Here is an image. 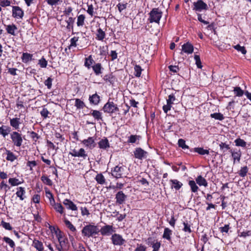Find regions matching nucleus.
Segmentation results:
<instances>
[{"label": "nucleus", "instance_id": "f257e3e1", "mask_svg": "<svg viewBox=\"0 0 251 251\" xmlns=\"http://www.w3.org/2000/svg\"><path fill=\"white\" fill-rule=\"evenodd\" d=\"M100 232L98 227L94 225L89 224L84 226L81 231L83 236L88 238L94 237Z\"/></svg>", "mask_w": 251, "mask_h": 251}, {"label": "nucleus", "instance_id": "f03ea898", "mask_svg": "<svg viewBox=\"0 0 251 251\" xmlns=\"http://www.w3.org/2000/svg\"><path fill=\"white\" fill-rule=\"evenodd\" d=\"M162 12L158 8H153L149 13L148 21L150 23L159 24L162 16Z\"/></svg>", "mask_w": 251, "mask_h": 251}, {"label": "nucleus", "instance_id": "7ed1b4c3", "mask_svg": "<svg viewBox=\"0 0 251 251\" xmlns=\"http://www.w3.org/2000/svg\"><path fill=\"white\" fill-rule=\"evenodd\" d=\"M69 154L73 157L80 158V160H84L88 159L89 160L88 155L83 148H80L78 150L75 149L71 150Z\"/></svg>", "mask_w": 251, "mask_h": 251}, {"label": "nucleus", "instance_id": "20e7f679", "mask_svg": "<svg viewBox=\"0 0 251 251\" xmlns=\"http://www.w3.org/2000/svg\"><path fill=\"white\" fill-rule=\"evenodd\" d=\"M10 138L14 146L20 147L23 143L22 134L17 131L10 133Z\"/></svg>", "mask_w": 251, "mask_h": 251}, {"label": "nucleus", "instance_id": "39448f33", "mask_svg": "<svg viewBox=\"0 0 251 251\" xmlns=\"http://www.w3.org/2000/svg\"><path fill=\"white\" fill-rule=\"evenodd\" d=\"M102 110L104 112L110 114L116 113L119 110L117 105L112 101H110L109 100L104 105Z\"/></svg>", "mask_w": 251, "mask_h": 251}, {"label": "nucleus", "instance_id": "423d86ee", "mask_svg": "<svg viewBox=\"0 0 251 251\" xmlns=\"http://www.w3.org/2000/svg\"><path fill=\"white\" fill-rule=\"evenodd\" d=\"M134 157L138 160H143L146 159L149 153L140 147L136 148L133 151Z\"/></svg>", "mask_w": 251, "mask_h": 251}, {"label": "nucleus", "instance_id": "0eeeda50", "mask_svg": "<svg viewBox=\"0 0 251 251\" xmlns=\"http://www.w3.org/2000/svg\"><path fill=\"white\" fill-rule=\"evenodd\" d=\"M115 231V228L113 226L108 225L102 226L100 230V232L102 236H110Z\"/></svg>", "mask_w": 251, "mask_h": 251}, {"label": "nucleus", "instance_id": "6e6552de", "mask_svg": "<svg viewBox=\"0 0 251 251\" xmlns=\"http://www.w3.org/2000/svg\"><path fill=\"white\" fill-rule=\"evenodd\" d=\"M12 16L15 19H22L24 16V10L19 6H12Z\"/></svg>", "mask_w": 251, "mask_h": 251}, {"label": "nucleus", "instance_id": "1a4fd4ad", "mask_svg": "<svg viewBox=\"0 0 251 251\" xmlns=\"http://www.w3.org/2000/svg\"><path fill=\"white\" fill-rule=\"evenodd\" d=\"M126 167L122 166H116L112 170V176L116 178H119L123 176Z\"/></svg>", "mask_w": 251, "mask_h": 251}, {"label": "nucleus", "instance_id": "9d476101", "mask_svg": "<svg viewBox=\"0 0 251 251\" xmlns=\"http://www.w3.org/2000/svg\"><path fill=\"white\" fill-rule=\"evenodd\" d=\"M193 5V9L196 11L201 12L202 10H207L208 9L207 4L202 0H198L197 1L194 2Z\"/></svg>", "mask_w": 251, "mask_h": 251}, {"label": "nucleus", "instance_id": "9b49d317", "mask_svg": "<svg viewBox=\"0 0 251 251\" xmlns=\"http://www.w3.org/2000/svg\"><path fill=\"white\" fill-rule=\"evenodd\" d=\"M111 239L113 245L116 246L123 245L126 242L122 235L117 233L113 234Z\"/></svg>", "mask_w": 251, "mask_h": 251}, {"label": "nucleus", "instance_id": "f8f14e48", "mask_svg": "<svg viewBox=\"0 0 251 251\" xmlns=\"http://www.w3.org/2000/svg\"><path fill=\"white\" fill-rule=\"evenodd\" d=\"M81 143L85 147L90 149H93L96 147L95 138L93 137H89L86 139H84Z\"/></svg>", "mask_w": 251, "mask_h": 251}, {"label": "nucleus", "instance_id": "ddd939ff", "mask_svg": "<svg viewBox=\"0 0 251 251\" xmlns=\"http://www.w3.org/2000/svg\"><path fill=\"white\" fill-rule=\"evenodd\" d=\"M127 198V196L123 193V191H119L115 196L116 202L117 204H123Z\"/></svg>", "mask_w": 251, "mask_h": 251}, {"label": "nucleus", "instance_id": "4468645a", "mask_svg": "<svg viewBox=\"0 0 251 251\" xmlns=\"http://www.w3.org/2000/svg\"><path fill=\"white\" fill-rule=\"evenodd\" d=\"M230 152L231 154V156L233 158V164H235L236 162L239 163L242 155L241 151H235L231 150L230 151Z\"/></svg>", "mask_w": 251, "mask_h": 251}, {"label": "nucleus", "instance_id": "2eb2a0df", "mask_svg": "<svg viewBox=\"0 0 251 251\" xmlns=\"http://www.w3.org/2000/svg\"><path fill=\"white\" fill-rule=\"evenodd\" d=\"M63 203L68 209L72 210V211L77 210V207L76 205L69 199H65L63 201Z\"/></svg>", "mask_w": 251, "mask_h": 251}, {"label": "nucleus", "instance_id": "dca6fc26", "mask_svg": "<svg viewBox=\"0 0 251 251\" xmlns=\"http://www.w3.org/2000/svg\"><path fill=\"white\" fill-rule=\"evenodd\" d=\"M100 97L96 93L94 94L90 95L89 97V102L91 104L97 105L100 102Z\"/></svg>", "mask_w": 251, "mask_h": 251}, {"label": "nucleus", "instance_id": "f3484780", "mask_svg": "<svg viewBox=\"0 0 251 251\" xmlns=\"http://www.w3.org/2000/svg\"><path fill=\"white\" fill-rule=\"evenodd\" d=\"M194 50L193 46L189 42L184 44L182 46V51L187 54H191Z\"/></svg>", "mask_w": 251, "mask_h": 251}, {"label": "nucleus", "instance_id": "a211bd4d", "mask_svg": "<svg viewBox=\"0 0 251 251\" xmlns=\"http://www.w3.org/2000/svg\"><path fill=\"white\" fill-rule=\"evenodd\" d=\"M16 195L21 201H23L25 198V187H19L17 188Z\"/></svg>", "mask_w": 251, "mask_h": 251}, {"label": "nucleus", "instance_id": "6ab92c4d", "mask_svg": "<svg viewBox=\"0 0 251 251\" xmlns=\"http://www.w3.org/2000/svg\"><path fill=\"white\" fill-rule=\"evenodd\" d=\"M5 154L6 155V157L5 159L6 160L10 161L11 162L14 161L15 160L17 159L18 156L16 155L13 152L11 151L7 150L5 149Z\"/></svg>", "mask_w": 251, "mask_h": 251}, {"label": "nucleus", "instance_id": "aec40b11", "mask_svg": "<svg viewBox=\"0 0 251 251\" xmlns=\"http://www.w3.org/2000/svg\"><path fill=\"white\" fill-rule=\"evenodd\" d=\"M88 115L92 116L95 120L97 121L102 120V113L100 111L91 110L90 113L88 114Z\"/></svg>", "mask_w": 251, "mask_h": 251}, {"label": "nucleus", "instance_id": "412c9836", "mask_svg": "<svg viewBox=\"0 0 251 251\" xmlns=\"http://www.w3.org/2000/svg\"><path fill=\"white\" fill-rule=\"evenodd\" d=\"M93 70L96 75H99L102 73L103 68L100 63H95L92 67Z\"/></svg>", "mask_w": 251, "mask_h": 251}, {"label": "nucleus", "instance_id": "4be33fe9", "mask_svg": "<svg viewBox=\"0 0 251 251\" xmlns=\"http://www.w3.org/2000/svg\"><path fill=\"white\" fill-rule=\"evenodd\" d=\"M21 124L19 118H13L10 119V125L15 129H18Z\"/></svg>", "mask_w": 251, "mask_h": 251}, {"label": "nucleus", "instance_id": "5701e85b", "mask_svg": "<svg viewBox=\"0 0 251 251\" xmlns=\"http://www.w3.org/2000/svg\"><path fill=\"white\" fill-rule=\"evenodd\" d=\"M33 54L27 52H24L21 57L22 61L24 63H27L33 60Z\"/></svg>", "mask_w": 251, "mask_h": 251}, {"label": "nucleus", "instance_id": "b1692460", "mask_svg": "<svg viewBox=\"0 0 251 251\" xmlns=\"http://www.w3.org/2000/svg\"><path fill=\"white\" fill-rule=\"evenodd\" d=\"M173 234V231L168 227L164 228V232L162 235V238L167 241L170 242L172 240L171 235Z\"/></svg>", "mask_w": 251, "mask_h": 251}, {"label": "nucleus", "instance_id": "393cba45", "mask_svg": "<svg viewBox=\"0 0 251 251\" xmlns=\"http://www.w3.org/2000/svg\"><path fill=\"white\" fill-rule=\"evenodd\" d=\"M11 132L10 127L7 126H0V135L3 137L5 138Z\"/></svg>", "mask_w": 251, "mask_h": 251}, {"label": "nucleus", "instance_id": "a878e982", "mask_svg": "<svg viewBox=\"0 0 251 251\" xmlns=\"http://www.w3.org/2000/svg\"><path fill=\"white\" fill-rule=\"evenodd\" d=\"M196 182L200 186H203L206 187L208 185L206 180L201 175L197 177Z\"/></svg>", "mask_w": 251, "mask_h": 251}, {"label": "nucleus", "instance_id": "bb28decb", "mask_svg": "<svg viewBox=\"0 0 251 251\" xmlns=\"http://www.w3.org/2000/svg\"><path fill=\"white\" fill-rule=\"evenodd\" d=\"M170 182L172 183V188H175L176 190H179L183 184L177 179H171Z\"/></svg>", "mask_w": 251, "mask_h": 251}, {"label": "nucleus", "instance_id": "cd10ccee", "mask_svg": "<svg viewBox=\"0 0 251 251\" xmlns=\"http://www.w3.org/2000/svg\"><path fill=\"white\" fill-rule=\"evenodd\" d=\"M8 182L12 186H15L23 183L24 180L23 179L20 180L16 177L10 178L8 179Z\"/></svg>", "mask_w": 251, "mask_h": 251}, {"label": "nucleus", "instance_id": "c85d7f7f", "mask_svg": "<svg viewBox=\"0 0 251 251\" xmlns=\"http://www.w3.org/2000/svg\"><path fill=\"white\" fill-rule=\"evenodd\" d=\"M32 246H33L38 251H43L44 247L42 242L37 239H34L33 241Z\"/></svg>", "mask_w": 251, "mask_h": 251}, {"label": "nucleus", "instance_id": "c756f323", "mask_svg": "<svg viewBox=\"0 0 251 251\" xmlns=\"http://www.w3.org/2000/svg\"><path fill=\"white\" fill-rule=\"evenodd\" d=\"M99 147L100 149L105 150L109 147V143L107 138L102 139L98 143Z\"/></svg>", "mask_w": 251, "mask_h": 251}, {"label": "nucleus", "instance_id": "7c9ffc66", "mask_svg": "<svg viewBox=\"0 0 251 251\" xmlns=\"http://www.w3.org/2000/svg\"><path fill=\"white\" fill-rule=\"evenodd\" d=\"M94 63L95 61L91 55L85 58L84 66L88 69H90L92 68L93 66L92 65Z\"/></svg>", "mask_w": 251, "mask_h": 251}, {"label": "nucleus", "instance_id": "2f4dec72", "mask_svg": "<svg viewBox=\"0 0 251 251\" xmlns=\"http://www.w3.org/2000/svg\"><path fill=\"white\" fill-rule=\"evenodd\" d=\"M85 16L81 14L77 16L76 25L78 27H82L85 24Z\"/></svg>", "mask_w": 251, "mask_h": 251}, {"label": "nucleus", "instance_id": "473e14b6", "mask_svg": "<svg viewBox=\"0 0 251 251\" xmlns=\"http://www.w3.org/2000/svg\"><path fill=\"white\" fill-rule=\"evenodd\" d=\"M17 29L16 25L14 24L9 25L6 26V30L7 32L11 35H15V32Z\"/></svg>", "mask_w": 251, "mask_h": 251}, {"label": "nucleus", "instance_id": "72a5a7b5", "mask_svg": "<svg viewBox=\"0 0 251 251\" xmlns=\"http://www.w3.org/2000/svg\"><path fill=\"white\" fill-rule=\"evenodd\" d=\"M141 138V136L137 135H131L128 137L127 143H136L137 141H139Z\"/></svg>", "mask_w": 251, "mask_h": 251}, {"label": "nucleus", "instance_id": "f704fd0d", "mask_svg": "<svg viewBox=\"0 0 251 251\" xmlns=\"http://www.w3.org/2000/svg\"><path fill=\"white\" fill-rule=\"evenodd\" d=\"M53 208L56 212L59 213L61 215H65L64 208L61 203H57Z\"/></svg>", "mask_w": 251, "mask_h": 251}, {"label": "nucleus", "instance_id": "c9c22d12", "mask_svg": "<svg viewBox=\"0 0 251 251\" xmlns=\"http://www.w3.org/2000/svg\"><path fill=\"white\" fill-rule=\"evenodd\" d=\"M58 240L59 242V246L57 247V248L58 251H61V250L65 247V244L67 240L66 241L65 239L61 236H58Z\"/></svg>", "mask_w": 251, "mask_h": 251}, {"label": "nucleus", "instance_id": "e433bc0d", "mask_svg": "<svg viewBox=\"0 0 251 251\" xmlns=\"http://www.w3.org/2000/svg\"><path fill=\"white\" fill-rule=\"evenodd\" d=\"M193 150L195 152L201 155L208 154L209 153V150H205L203 148H195Z\"/></svg>", "mask_w": 251, "mask_h": 251}, {"label": "nucleus", "instance_id": "4c0bfd02", "mask_svg": "<svg viewBox=\"0 0 251 251\" xmlns=\"http://www.w3.org/2000/svg\"><path fill=\"white\" fill-rule=\"evenodd\" d=\"M96 39L99 41H102L105 37V33L102 29L99 28L97 29Z\"/></svg>", "mask_w": 251, "mask_h": 251}, {"label": "nucleus", "instance_id": "58836bf2", "mask_svg": "<svg viewBox=\"0 0 251 251\" xmlns=\"http://www.w3.org/2000/svg\"><path fill=\"white\" fill-rule=\"evenodd\" d=\"M234 143L236 146L245 148L247 145V143L243 139L238 138L234 140Z\"/></svg>", "mask_w": 251, "mask_h": 251}, {"label": "nucleus", "instance_id": "ea45409f", "mask_svg": "<svg viewBox=\"0 0 251 251\" xmlns=\"http://www.w3.org/2000/svg\"><path fill=\"white\" fill-rule=\"evenodd\" d=\"M188 184L191 188V190L193 193L197 192L199 190V187L196 184V182L194 180H189Z\"/></svg>", "mask_w": 251, "mask_h": 251}, {"label": "nucleus", "instance_id": "a19ab883", "mask_svg": "<svg viewBox=\"0 0 251 251\" xmlns=\"http://www.w3.org/2000/svg\"><path fill=\"white\" fill-rule=\"evenodd\" d=\"M103 79L111 84H113L115 81V77L112 74L105 75L103 77Z\"/></svg>", "mask_w": 251, "mask_h": 251}, {"label": "nucleus", "instance_id": "79ce46f5", "mask_svg": "<svg viewBox=\"0 0 251 251\" xmlns=\"http://www.w3.org/2000/svg\"><path fill=\"white\" fill-rule=\"evenodd\" d=\"M134 75L136 77H139L141 76V75L143 69L139 65H135L134 67Z\"/></svg>", "mask_w": 251, "mask_h": 251}, {"label": "nucleus", "instance_id": "37998d69", "mask_svg": "<svg viewBox=\"0 0 251 251\" xmlns=\"http://www.w3.org/2000/svg\"><path fill=\"white\" fill-rule=\"evenodd\" d=\"M75 106L77 109H83L85 106V104L84 102L79 99H75Z\"/></svg>", "mask_w": 251, "mask_h": 251}, {"label": "nucleus", "instance_id": "c03bdc74", "mask_svg": "<svg viewBox=\"0 0 251 251\" xmlns=\"http://www.w3.org/2000/svg\"><path fill=\"white\" fill-rule=\"evenodd\" d=\"M27 133L29 134L30 138L34 142H37V141L40 138V136L34 131H28Z\"/></svg>", "mask_w": 251, "mask_h": 251}, {"label": "nucleus", "instance_id": "a18cd8bd", "mask_svg": "<svg viewBox=\"0 0 251 251\" xmlns=\"http://www.w3.org/2000/svg\"><path fill=\"white\" fill-rule=\"evenodd\" d=\"M41 180L44 184L47 185L51 186L52 185V182L51 180L45 175H43L41 176Z\"/></svg>", "mask_w": 251, "mask_h": 251}, {"label": "nucleus", "instance_id": "49530a36", "mask_svg": "<svg viewBox=\"0 0 251 251\" xmlns=\"http://www.w3.org/2000/svg\"><path fill=\"white\" fill-rule=\"evenodd\" d=\"M210 117L212 118H214L216 120L219 121H222L224 119V116L223 114L221 113H214L210 114Z\"/></svg>", "mask_w": 251, "mask_h": 251}, {"label": "nucleus", "instance_id": "de8ad7c7", "mask_svg": "<svg viewBox=\"0 0 251 251\" xmlns=\"http://www.w3.org/2000/svg\"><path fill=\"white\" fill-rule=\"evenodd\" d=\"M40 114L44 119H47L49 117V114L51 115V113L46 108L45 106H43L42 110L40 111Z\"/></svg>", "mask_w": 251, "mask_h": 251}, {"label": "nucleus", "instance_id": "09e8293b", "mask_svg": "<svg viewBox=\"0 0 251 251\" xmlns=\"http://www.w3.org/2000/svg\"><path fill=\"white\" fill-rule=\"evenodd\" d=\"M96 180L100 184H103L105 182V179L104 176L101 174H98L96 176Z\"/></svg>", "mask_w": 251, "mask_h": 251}, {"label": "nucleus", "instance_id": "8fccbe9b", "mask_svg": "<svg viewBox=\"0 0 251 251\" xmlns=\"http://www.w3.org/2000/svg\"><path fill=\"white\" fill-rule=\"evenodd\" d=\"M65 225L66 226L69 228V229L75 232L76 231L75 227L74 226V225L67 219H65L64 221Z\"/></svg>", "mask_w": 251, "mask_h": 251}, {"label": "nucleus", "instance_id": "3c124183", "mask_svg": "<svg viewBox=\"0 0 251 251\" xmlns=\"http://www.w3.org/2000/svg\"><path fill=\"white\" fill-rule=\"evenodd\" d=\"M79 37L74 36L70 40V45L68 47L69 49H70L72 47H76L77 46V42L78 41Z\"/></svg>", "mask_w": 251, "mask_h": 251}, {"label": "nucleus", "instance_id": "603ef678", "mask_svg": "<svg viewBox=\"0 0 251 251\" xmlns=\"http://www.w3.org/2000/svg\"><path fill=\"white\" fill-rule=\"evenodd\" d=\"M38 64L40 66V67L42 68H46L48 65V61L43 56L40 59L38 60Z\"/></svg>", "mask_w": 251, "mask_h": 251}, {"label": "nucleus", "instance_id": "864d4df0", "mask_svg": "<svg viewBox=\"0 0 251 251\" xmlns=\"http://www.w3.org/2000/svg\"><path fill=\"white\" fill-rule=\"evenodd\" d=\"M3 240L8 244L11 248H14L15 247L14 242L10 238L8 237H4L3 238Z\"/></svg>", "mask_w": 251, "mask_h": 251}, {"label": "nucleus", "instance_id": "5fc2aeb1", "mask_svg": "<svg viewBox=\"0 0 251 251\" xmlns=\"http://www.w3.org/2000/svg\"><path fill=\"white\" fill-rule=\"evenodd\" d=\"M183 225L184 226V227L183 228V231L185 232H188L190 233L192 232V230L191 229V226L188 224L187 222H184L183 223Z\"/></svg>", "mask_w": 251, "mask_h": 251}, {"label": "nucleus", "instance_id": "6e6d98bb", "mask_svg": "<svg viewBox=\"0 0 251 251\" xmlns=\"http://www.w3.org/2000/svg\"><path fill=\"white\" fill-rule=\"evenodd\" d=\"M75 18H73L72 17H69L68 20L66 21V22L67 23L66 27L67 29H70L71 28H73V24L75 22Z\"/></svg>", "mask_w": 251, "mask_h": 251}, {"label": "nucleus", "instance_id": "4d7b16f0", "mask_svg": "<svg viewBox=\"0 0 251 251\" xmlns=\"http://www.w3.org/2000/svg\"><path fill=\"white\" fill-rule=\"evenodd\" d=\"M234 94L237 97H241L244 94V91L242 90L239 87H235L233 90Z\"/></svg>", "mask_w": 251, "mask_h": 251}, {"label": "nucleus", "instance_id": "13d9d810", "mask_svg": "<svg viewBox=\"0 0 251 251\" xmlns=\"http://www.w3.org/2000/svg\"><path fill=\"white\" fill-rule=\"evenodd\" d=\"M248 172V168L247 166L242 167L239 172V175L241 177H245Z\"/></svg>", "mask_w": 251, "mask_h": 251}, {"label": "nucleus", "instance_id": "bf43d9fd", "mask_svg": "<svg viewBox=\"0 0 251 251\" xmlns=\"http://www.w3.org/2000/svg\"><path fill=\"white\" fill-rule=\"evenodd\" d=\"M233 48L238 51L241 52L243 54H245L247 52V50L244 47L241 46L239 44L234 46Z\"/></svg>", "mask_w": 251, "mask_h": 251}, {"label": "nucleus", "instance_id": "052dcab7", "mask_svg": "<svg viewBox=\"0 0 251 251\" xmlns=\"http://www.w3.org/2000/svg\"><path fill=\"white\" fill-rule=\"evenodd\" d=\"M219 147L220 150L224 152H225L226 151L230 149L229 145L224 142H221L219 144Z\"/></svg>", "mask_w": 251, "mask_h": 251}, {"label": "nucleus", "instance_id": "680f3d73", "mask_svg": "<svg viewBox=\"0 0 251 251\" xmlns=\"http://www.w3.org/2000/svg\"><path fill=\"white\" fill-rule=\"evenodd\" d=\"M178 145L179 147H181L184 150L189 149V146L185 144V141L182 139H179L178 140Z\"/></svg>", "mask_w": 251, "mask_h": 251}, {"label": "nucleus", "instance_id": "e2e57ef3", "mask_svg": "<svg viewBox=\"0 0 251 251\" xmlns=\"http://www.w3.org/2000/svg\"><path fill=\"white\" fill-rule=\"evenodd\" d=\"M157 241L158 240L157 239H155L153 237H149L146 240V242L148 245L151 247V246H152V244L155 243V242H157Z\"/></svg>", "mask_w": 251, "mask_h": 251}, {"label": "nucleus", "instance_id": "0e129e2a", "mask_svg": "<svg viewBox=\"0 0 251 251\" xmlns=\"http://www.w3.org/2000/svg\"><path fill=\"white\" fill-rule=\"evenodd\" d=\"M73 10V8L71 6L66 7L63 11L64 15L66 16H69Z\"/></svg>", "mask_w": 251, "mask_h": 251}, {"label": "nucleus", "instance_id": "69168bd1", "mask_svg": "<svg viewBox=\"0 0 251 251\" xmlns=\"http://www.w3.org/2000/svg\"><path fill=\"white\" fill-rule=\"evenodd\" d=\"M134 251H147V247L142 244H137Z\"/></svg>", "mask_w": 251, "mask_h": 251}, {"label": "nucleus", "instance_id": "338daca9", "mask_svg": "<svg viewBox=\"0 0 251 251\" xmlns=\"http://www.w3.org/2000/svg\"><path fill=\"white\" fill-rule=\"evenodd\" d=\"M153 250L152 251H159L161 247V243L160 241H157L155 243L152 244L151 246Z\"/></svg>", "mask_w": 251, "mask_h": 251}, {"label": "nucleus", "instance_id": "774afa93", "mask_svg": "<svg viewBox=\"0 0 251 251\" xmlns=\"http://www.w3.org/2000/svg\"><path fill=\"white\" fill-rule=\"evenodd\" d=\"M2 226L6 230H11L12 227L9 223H7L4 221H2L1 223Z\"/></svg>", "mask_w": 251, "mask_h": 251}]
</instances>
